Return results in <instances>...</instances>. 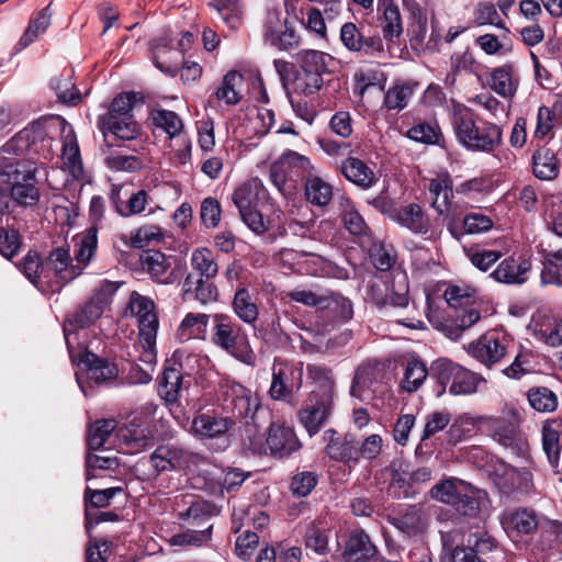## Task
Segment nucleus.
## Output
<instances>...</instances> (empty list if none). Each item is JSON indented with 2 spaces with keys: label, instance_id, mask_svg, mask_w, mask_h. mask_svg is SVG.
<instances>
[{
  "label": "nucleus",
  "instance_id": "nucleus-1",
  "mask_svg": "<svg viewBox=\"0 0 562 562\" xmlns=\"http://www.w3.org/2000/svg\"><path fill=\"white\" fill-rule=\"evenodd\" d=\"M54 122H34L30 127L16 133L0 148V184L11 187L9 201L29 206L37 203L40 192L36 187V164L23 156L31 145L43 143L52 153Z\"/></svg>",
  "mask_w": 562,
  "mask_h": 562
},
{
  "label": "nucleus",
  "instance_id": "nucleus-2",
  "mask_svg": "<svg viewBox=\"0 0 562 562\" xmlns=\"http://www.w3.org/2000/svg\"><path fill=\"white\" fill-rule=\"evenodd\" d=\"M450 121L457 140L468 150L491 153L502 144L501 127L491 122L479 126L475 113L463 104H453Z\"/></svg>",
  "mask_w": 562,
  "mask_h": 562
},
{
  "label": "nucleus",
  "instance_id": "nucleus-3",
  "mask_svg": "<svg viewBox=\"0 0 562 562\" xmlns=\"http://www.w3.org/2000/svg\"><path fill=\"white\" fill-rule=\"evenodd\" d=\"M212 321L211 342L237 361L255 367L257 356L247 336H239L240 327L234 323L232 317L217 313L213 315Z\"/></svg>",
  "mask_w": 562,
  "mask_h": 562
},
{
  "label": "nucleus",
  "instance_id": "nucleus-4",
  "mask_svg": "<svg viewBox=\"0 0 562 562\" xmlns=\"http://www.w3.org/2000/svg\"><path fill=\"white\" fill-rule=\"evenodd\" d=\"M315 226V218L306 206H293L286 212L277 210L268 220L269 234L273 237L295 236L306 238Z\"/></svg>",
  "mask_w": 562,
  "mask_h": 562
},
{
  "label": "nucleus",
  "instance_id": "nucleus-5",
  "mask_svg": "<svg viewBox=\"0 0 562 562\" xmlns=\"http://www.w3.org/2000/svg\"><path fill=\"white\" fill-rule=\"evenodd\" d=\"M482 423L486 431L499 445L525 451L527 443L519 432L520 418L516 409L508 408L501 416L484 417Z\"/></svg>",
  "mask_w": 562,
  "mask_h": 562
},
{
  "label": "nucleus",
  "instance_id": "nucleus-6",
  "mask_svg": "<svg viewBox=\"0 0 562 562\" xmlns=\"http://www.w3.org/2000/svg\"><path fill=\"white\" fill-rule=\"evenodd\" d=\"M69 352L72 360L78 362L79 371L76 372V379L78 385L86 395L87 390L85 386V380L93 381L99 384L117 376L119 370L116 366L98 357L95 353L83 350L78 355V357H75L71 349H69Z\"/></svg>",
  "mask_w": 562,
  "mask_h": 562
},
{
  "label": "nucleus",
  "instance_id": "nucleus-7",
  "mask_svg": "<svg viewBox=\"0 0 562 562\" xmlns=\"http://www.w3.org/2000/svg\"><path fill=\"white\" fill-rule=\"evenodd\" d=\"M303 374V363L296 366L276 360L272 367V381L269 389L270 396L276 401H288L294 393L301 390Z\"/></svg>",
  "mask_w": 562,
  "mask_h": 562
},
{
  "label": "nucleus",
  "instance_id": "nucleus-8",
  "mask_svg": "<svg viewBox=\"0 0 562 562\" xmlns=\"http://www.w3.org/2000/svg\"><path fill=\"white\" fill-rule=\"evenodd\" d=\"M235 418L222 416L216 413H199L191 423L192 435L202 440L207 441L217 439L221 441L218 449H225L229 445L227 437L228 431L235 426Z\"/></svg>",
  "mask_w": 562,
  "mask_h": 562
},
{
  "label": "nucleus",
  "instance_id": "nucleus-9",
  "mask_svg": "<svg viewBox=\"0 0 562 562\" xmlns=\"http://www.w3.org/2000/svg\"><path fill=\"white\" fill-rule=\"evenodd\" d=\"M199 459L196 453L188 451L176 443L159 445L149 457V464L156 475L161 472L189 469Z\"/></svg>",
  "mask_w": 562,
  "mask_h": 562
},
{
  "label": "nucleus",
  "instance_id": "nucleus-10",
  "mask_svg": "<svg viewBox=\"0 0 562 562\" xmlns=\"http://www.w3.org/2000/svg\"><path fill=\"white\" fill-rule=\"evenodd\" d=\"M513 346L512 339L497 331H487L476 341L471 342L467 350L470 356L486 367L499 362Z\"/></svg>",
  "mask_w": 562,
  "mask_h": 562
},
{
  "label": "nucleus",
  "instance_id": "nucleus-11",
  "mask_svg": "<svg viewBox=\"0 0 562 562\" xmlns=\"http://www.w3.org/2000/svg\"><path fill=\"white\" fill-rule=\"evenodd\" d=\"M493 482L504 495L519 493L529 495L535 492L532 473L527 469H517L506 463H499L493 471Z\"/></svg>",
  "mask_w": 562,
  "mask_h": 562
},
{
  "label": "nucleus",
  "instance_id": "nucleus-12",
  "mask_svg": "<svg viewBox=\"0 0 562 562\" xmlns=\"http://www.w3.org/2000/svg\"><path fill=\"white\" fill-rule=\"evenodd\" d=\"M223 406L233 414V418H248L254 417L259 408V400L241 384L232 383L225 385Z\"/></svg>",
  "mask_w": 562,
  "mask_h": 562
},
{
  "label": "nucleus",
  "instance_id": "nucleus-13",
  "mask_svg": "<svg viewBox=\"0 0 562 562\" xmlns=\"http://www.w3.org/2000/svg\"><path fill=\"white\" fill-rule=\"evenodd\" d=\"M46 267L50 279L54 277L58 286L71 282L83 272L71 257L69 248L63 246L56 247L49 252L46 258Z\"/></svg>",
  "mask_w": 562,
  "mask_h": 562
},
{
  "label": "nucleus",
  "instance_id": "nucleus-14",
  "mask_svg": "<svg viewBox=\"0 0 562 562\" xmlns=\"http://www.w3.org/2000/svg\"><path fill=\"white\" fill-rule=\"evenodd\" d=\"M323 439L326 442L325 452L330 459L344 463L358 462V440L355 435L348 432L337 436L335 429H327Z\"/></svg>",
  "mask_w": 562,
  "mask_h": 562
},
{
  "label": "nucleus",
  "instance_id": "nucleus-15",
  "mask_svg": "<svg viewBox=\"0 0 562 562\" xmlns=\"http://www.w3.org/2000/svg\"><path fill=\"white\" fill-rule=\"evenodd\" d=\"M57 124L63 136L61 159L64 166L75 179H81L83 166L75 131L65 120L58 119Z\"/></svg>",
  "mask_w": 562,
  "mask_h": 562
},
{
  "label": "nucleus",
  "instance_id": "nucleus-16",
  "mask_svg": "<svg viewBox=\"0 0 562 562\" xmlns=\"http://www.w3.org/2000/svg\"><path fill=\"white\" fill-rule=\"evenodd\" d=\"M496 547L494 539L486 533H475L468 538L467 546H458L451 554L452 562H487V554Z\"/></svg>",
  "mask_w": 562,
  "mask_h": 562
},
{
  "label": "nucleus",
  "instance_id": "nucleus-17",
  "mask_svg": "<svg viewBox=\"0 0 562 562\" xmlns=\"http://www.w3.org/2000/svg\"><path fill=\"white\" fill-rule=\"evenodd\" d=\"M267 447L273 456L288 457L301 448L294 430L282 424H271L267 436Z\"/></svg>",
  "mask_w": 562,
  "mask_h": 562
},
{
  "label": "nucleus",
  "instance_id": "nucleus-18",
  "mask_svg": "<svg viewBox=\"0 0 562 562\" xmlns=\"http://www.w3.org/2000/svg\"><path fill=\"white\" fill-rule=\"evenodd\" d=\"M143 269L156 281L162 284H172L178 274L171 267V257L159 250H147L142 256Z\"/></svg>",
  "mask_w": 562,
  "mask_h": 562
},
{
  "label": "nucleus",
  "instance_id": "nucleus-19",
  "mask_svg": "<svg viewBox=\"0 0 562 562\" xmlns=\"http://www.w3.org/2000/svg\"><path fill=\"white\" fill-rule=\"evenodd\" d=\"M307 383L312 386L310 398L334 402L335 380L331 370L322 364H307Z\"/></svg>",
  "mask_w": 562,
  "mask_h": 562
},
{
  "label": "nucleus",
  "instance_id": "nucleus-20",
  "mask_svg": "<svg viewBox=\"0 0 562 562\" xmlns=\"http://www.w3.org/2000/svg\"><path fill=\"white\" fill-rule=\"evenodd\" d=\"M334 402L308 398V403L299 412V419L311 437L316 435L331 414Z\"/></svg>",
  "mask_w": 562,
  "mask_h": 562
},
{
  "label": "nucleus",
  "instance_id": "nucleus-21",
  "mask_svg": "<svg viewBox=\"0 0 562 562\" xmlns=\"http://www.w3.org/2000/svg\"><path fill=\"white\" fill-rule=\"evenodd\" d=\"M9 210V196L0 189V252L5 257L13 256L20 247L18 231L10 225Z\"/></svg>",
  "mask_w": 562,
  "mask_h": 562
},
{
  "label": "nucleus",
  "instance_id": "nucleus-22",
  "mask_svg": "<svg viewBox=\"0 0 562 562\" xmlns=\"http://www.w3.org/2000/svg\"><path fill=\"white\" fill-rule=\"evenodd\" d=\"M376 552L369 535L362 529H356L350 532L341 555L345 562H363L374 558Z\"/></svg>",
  "mask_w": 562,
  "mask_h": 562
},
{
  "label": "nucleus",
  "instance_id": "nucleus-23",
  "mask_svg": "<svg viewBox=\"0 0 562 562\" xmlns=\"http://www.w3.org/2000/svg\"><path fill=\"white\" fill-rule=\"evenodd\" d=\"M487 502L488 496L485 491L467 483L463 492L452 507L460 515L475 517L486 506Z\"/></svg>",
  "mask_w": 562,
  "mask_h": 562
},
{
  "label": "nucleus",
  "instance_id": "nucleus-24",
  "mask_svg": "<svg viewBox=\"0 0 562 562\" xmlns=\"http://www.w3.org/2000/svg\"><path fill=\"white\" fill-rule=\"evenodd\" d=\"M74 258L83 271L95 255L98 248V229L94 226L74 237Z\"/></svg>",
  "mask_w": 562,
  "mask_h": 562
},
{
  "label": "nucleus",
  "instance_id": "nucleus-25",
  "mask_svg": "<svg viewBox=\"0 0 562 562\" xmlns=\"http://www.w3.org/2000/svg\"><path fill=\"white\" fill-rule=\"evenodd\" d=\"M386 77L378 69H364L355 75V93L360 98L366 94L380 97L385 87Z\"/></svg>",
  "mask_w": 562,
  "mask_h": 562
},
{
  "label": "nucleus",
  "instance_id": "nucleus-26",
  "mask_svg": "<svg viewBox=\"0 0 562 562\" xmlns=\"http://www.w3.org/2000/svg\"><path fill=\"white\" fill-rule=\"evenodd\" d=\"M378 9L382 11V31L386 40L393 41L403 32L402 16L397 0H378Z\"/></svg>",
  "mask_w": 562,
  "mask_h": 562
},
{
  "label": "nucleus",
  "instance_id": "nucleus-27",
  "mask_svg": "<svg viewBox=\"0 0 562 562\" xmlns=\"http://www.w3.org/2000/svg\"><path fill=\"white\" fill-rule=\"evenodd\" d=\"M104 312V307L90 299L85 305L78 307L67 318V325L64 328L66 344L70 349L68 326L74 328H85L94 323Z\"/></svg>",
  "mask_w": 562,
  "mask_h": 562
},
{
  "label": "nucleus",
  "instance_id": "nucleus-28",
  "mask_svg": "<svg viewBox=\"0 0 562 562\" xmlns=\"http://www.w3.org/2000/svg\"><path fill=\"white\" fill-rule=\"evenodd\" d=\"M529 265L526 261L518 262L515 258L504 259L490 274V278L506 284H521L526 281Z\"/></svg>",
  "mask_w": 562,
  "mask_h": 562
},
{
  "label": "nucleus",
  "instance_id": "nucleus-29",
  "mask_svg": "<svg viewBox=\"0 0 562 562\" xmlns=\"http://www.w3.org/2000/svg\"><path fill=\"white\" fill-rule=\"evenodd\" d=\"M211 280L212 279L195 278L192 274H188L183 282L184 299H193L202 304L215 301L217 297V289Z\"/></svg>",
  "mask_w": 562,
  "mask_h": 562
},
{
  "label": "nucleus",
  "instance_id": "nucleus-30",
  "mask_svg": "<svg viewBox=\"0 0 562 562\" xmlns=\"http://www.w3.org/2000/svg\"><path fill=\"white\" fill-rule=\"evenodd\" d=\"M392 525L407 536H416L426 529L427 521L422 508L414 505L393 517Z\"/></svg>",
  "mask_w": 562,
  "mask_h": 562
},
{
  "label": "nucleus",
  "instance_id": "nucleus-31",
  "mask_svg": "<svg viewBox=\"0 0 562 562\" xmlns=\"http://www.w3.org/2000/svg\"><path fill=\"white\" fill-rule=\"evenodd\" d=\"M277 161L291 178L292 183L306 179L314 170L307 157L293 150L284 151Z\"/></svg>",
  "mask_w": 562,
  "mask_h": 562
},
{
  "label": "nucleus",
  "instance_id": "nucleus-32",
  "mask_svg": "<svg viewBox=\"0 0 562 562\" xmlns=\"http://www.w3.org/2000/svg\"><path fill=\"white\" fill-rule=\"evenodd\" d=\"M395 220L415 234H427L430 227L428 217L415 203L398 209Z\"/></svg>",
  "mask_w": 562,
  "mask_h": 562
},
{
  "label": "nucleus",
  "instance_id": "nucleus-33",
  "mask_svg": "<svg viewBox=\"0 0 562 562\" xmlns=\"http://www.w3.org/2000/svg\"><path fill=\"white\" fill-rule=\"evenodd\" d=\"M210 315L205 313H188L177 329L181 341L203 339L207 331Z\"/></svg>",
  "mask_w": 562,
  "mask_h": 562
},
{
  "label": "nucleus",
  "instance_id": "nucleus-34",
  "mask_svg": "<svg viewBox=\"0 0 562 562\" xmlns=\"http://www.w3.org/2000/svg\"><path fill=\"white\" fill-rule=\"evenodd\" d=\"M503 522L518 533L528 535L537 530L540 518L531 508H517L505 514Z\"/></svg>",
  "mask_w": 562,
  "mask_h": 562
},
{
  "label": "nucleus",
  "instance_id": "nucleus-35",
  "mask_svg": "<svg viewBox=\"0 0 562 562\" xmlns=\"http://www.w3.org/2000/svg\"><path fill=\"white\" fill-rule=\"evenodd\" d=\"M490 87L503 98H512L517 91L518 80L514 78V68L510 64L494 68L491 71Z\"/></svg>",
  "mask_w": 562,
  "mask_h": 562
},
{
  "label": "nucleus",
  "instance_id": "nucleus-36",
  "mask_svg": "<svg viewBox=\"0 0 562 562\" xmlns=\"http://www.w3.org/2000/svg\"><path fill=\"white\" fill-rule=\"evenodd\" d=\"M235 315L245 324L254 325L259 316V307L256 300L246 288H239L232 302Z\"/></svg>",
  "mask_w": 562,
  "mask_h": 562
},
{
  "label": "nucleus",
  "instance_id": "nucleus-37",
  "mask_svg": "<svg viewBox=\"0 0 562 562\" xmlns=\"http://www.w3.org/2000/svg\"><path fill=\"white\" fill-rule=\"evenodd\" d=\"M304 194L311 204L315 206H326L333 199V186L325 179L311 173L305 179Z\"/></svg>",
  "mask_w": 562,
  "mask_h": 562
},
{
  "label": "nucleus",
  "instance_id": "nucleus-38",
  "mask_svg": "<svg viewBox=\"0 0 562 562\" xmlns=\"http://www.w3.org/2000/svg\"><path fill=\"white\" fill-rule=\"evenodd\" d=\"M468 482L458 477H446L437 482L429 491L432 499L453 506L454 502L460 497Z\"/></svg>",
  "mask_w": 562,
  "mask_h": 562
},
{
  "label": "nucleus",
  "instance_id": "nucleus-39",
  "mask_svg": "<svg viewBox=\"0 0 562 562\" xmlns=\"http://www.w3.org/2000/svg\"><path fill=\"white\" fill-rule=\"evenodd\" d=\"M112 119L106 121H98V127L105 135L106 132H111L117 138L123 140L135 139L140 133L139 124L134 120L133 116H124L119 120L111 116Z\"/></svg>",
  "mask_w": 562,
  "mask_h": 562
},
{
  "label": "nucleus",
  "instance_id": "nucleus-40",
  "mask_svg": "<svg viewBox=\"0 0 562 562\" xmlns=\"http://www.w3.org/2000/svg\"><path fill=\"white\" fill-rule=\"evenodd\" d=\"M210 5L220 14L222 21L233 31L244 21L245 5L240 0H212Z\"/></svg>",
  "mask_w": 562,
  "mask_h": 562
},
{
  "label": "nucleus",
  "instance_id": "nucleus-41",
  "mask_svg": "<svg viewBox=\"0 0 562 562\" xmlns=\"http://www.w3.org/2000/svg\"><path fill=\"white\" fill-rule=\"evenodd\" d=\"M262 189V182L258 178H251L238 187L232 194V201L238 209V212L256 207Z\"/></svg>",
  "mask_w": 562,
  "mask_h": 562
},
{
  "label": "nucleus",
  "instance_id": "nucleus-42",
  "mask_svg": "<svg viewBox=\"0 0 562 562\" xmlns=\"http://www.w3.org/2000/svg\"><path fill=\"white\" fill-rule=\"evenodd\" d=\"M182 60L181 52L169 47L167 43L158 44L154 48L155 66L169 76H175L179 71Z\"/></svg>",
  "mask_w": 562,
  "mask_h": 562
},
{
  "label": "nucleus",
  "instance_id": "nucleus-43",
  "mask_svg": "<svg viewBox=\"0 0 562 562\" xmlns=\"http://www.w3.org/2000/svg\"><path fill=\"white\" fill-rule=\"evenodd\" d=\"M342 175L360 188L368 189L374 181V172L360 159L349 157L341 165Z\"/></svg>",
  "mask_w": 562,
  "mask_h": 562
},
{
  "label": "nucleus",
  "instance_id": "nucleus-44",
  "mask_svg": "<svg viewBox=\"0 0 562 562\" xmlns=\"http://www.w3.org/2000/svg\"><path fill=\"white\" fill-rule=\"evenodd\" d=\"M21 270L24 276L36 288L42 289L44 284L50 283V274L40 256L35 252H29L21 262Z\"/></svg>",
  "mask_w": 562,
  "mask_h": 562
},
{
  "label": "nucleus",
  "instance_id": "nucleus-45",
  "mask_svg": "<svg viewBox=\"0 0 562 562\" xmlns=\"http://www.w3.org/2000/svg\"><path fill=\"white\" fill-rule=\"evenodd\" d=\"M533 175L541 180H553L559 173L558 159L553 151L540 148L532 155Z\"/></svg>",
  "mask_w": 562,
  "mask_h": 562
},
{
  "label": "nucleus",
  "instance_id": "nucleus-46",
  "mask_svg": "<svg viewBox=\"0 0 562 562\" xmlns=\"http://www.w3.org/2000/svg\"><path fill=\"white\" fill-rule=\"evenodd\" d=\"M372 300L379 306L390 304L395 307H406L408 305V283L406 276L402 273L394 276L392 288L386 297L375 296L373 294Z\"/></svg>",
  "mask_w": 562,
  "mask_h": 562
},
{
  "label": "nucleus",
  "instance_id": "nucleus-47",
  "mask_svg": "<svg viewBox=\"0 0 562 562\" xmlns=\"http://www.w3.org/2000/svg\"><path fill=\"white\" fill-rule=\"evenodd\" d=\"M456 310L458 311L453 321L454 325L448 329V336L451 339H458L464 330L471 328L481 319V310L477 303L457 307Z\"/></svg>",
  "mask_w": 562,
  "mask_h": 562
},
{
  "label": "nucleus",
  "instance_id": "nucleus-48",
  "mask_svg": "<svg viewBox=\"0 0 562 562\" xmlns=\"http://www.w3.org/2000/svg\"><path fill=\"white\" fill-rule=\"evenodd\" d=\"M112 203L116 212L123 217H131L142 213L148 203V193L145 190H138L133 193L127 201L120 199L119 192H113L111 195Z\"/></svg>",
  "mask_w": 562,
  "mask_h": 562
},
{
  "label": "nucleus",
  "instance_id": "nucleus-49",
  "mask_svg": "<svg viewBox=\"0 0 562 562\" xmlns=\"http://www.w3.org/2000/svg\"><path fill=\"white\" fill-rule=\"evenodd\" d=\"M379 374L380 371L375 367L369 364L359 367L352 380L350 395L363 401L367 397V391L371 390L373 383L378 381Z\"/></svg>",
  "mask_w": 562,
  "mask_h": 562
},
{
  "label": "nucleus",
  "instance_id": "nucleus-50",
  "mask_svg": "<svg viewBox=\"0 0 562 562\" xmlns=\"http://www.w3.org/2000/svg\"><path fill=\"white\" fill-rule=\"evenodd\" d=\"M241 85L243 75L235 70L228 71L215 92L216 99L225 102L227 105L237 104L241 99L239 93V87Z\"/></svg>",
  "mask_w": 562,
  "mask_h": 562
},
{
  "label": "nucleus",
  "instance_id": "nucleus-51",
  "mask_svg": "<svg viewBox=\"0 0 562 562\" xmlns=\"http://www.w3.org/2000/svg\"><path fill=\"white\" fill-rule=\"evenodd\" d=\"M484 383L483 376L460 366L456 380L449 386V392L453 395H470L479 390L480 384Z\"/></svg>",
  "mask_w": 562,
  "mask_h": 562
},
{
  "label": "nucleus",
  "instance_id": "nucleus-52",
  "mask_svg": "<svg viewBox=\"0 0 562 562\" xmlns=\"http://www.w3.org/2000/svg\"><path fill=\"white\" fill-rule=\"evenodd\" d=\"M191 267L199 272L200 278L213 279L218 273L215 256L209 248H196L191 255Z\"/></svg>",
  "mask_w": 562,
  "mask_h": 562
},
{
  "label": "nucleus",
  "instance_id": "nucleus-53",
  "mask_svg": "<svg viewBox=\"0 0 562 562\" xmlns=\"http://www.w3.org/2000/svg\"><path fill=\"white\" fill-rule=\"evenodd\" d=\"M324 297L326 300L321 310L328 311L336 318L344 322L352 318L353 308L349 299L330 290H326Z\"/></svg>",
  "mask_w": 562,
  "mask_h": 562
},
{
  "label": "nucleus",
  "instance_id": "nucleus-54",
  "mask_svg": "<svg viewBox=\"0 0 562 562\" xmlns=\"http://www.w3.org/2000/svg\"><path fill=\"white\" fill-rule=\"evenodd\" d=\"M459 364L448 360V359H438L431 364L430 368V376L435 379L440 389L437 391V395L441 396L446 392V386H449L456 380V374L459 371Z\"/></svg>",
  "mask_w": 562,
  "mask_h": 562
},
{
  "label": "nucleus",
  "instance_id": "nucleus-55",
  "mask_svg": "<svg viewBox=\"0 0 562 562\" xmlns=\"http://www.w3.org/2000/svg\"><path fill=\"white\" fill-rule=\"evenodd\" d=\"M183 376L176 368L166 369L159 383V393L167 402H176L182 391Z\"/></svg>",
  "mask_w": 562,
  "mask_h": 562
},
{
  "label": "nucleus",
  "instance_id": "nucleus-56",
  "mask_svg": "<svg viewBox=\"0 0 562 562\" xmlns=\"http://www.w3.org/2000/svg\"><path fill=\"white\" fill-rule=\"evenodd\" d=\"M52 13L49 12V5L41 10L37 15L32 19L29 23L27 29L20 38V46L22 48L27 47L32 44L40 34L44 33L50 25Z\"/></svg>",
  "mask_w": 562,
  "mask_h": 562
},
{
  "label": "nucleus",
  "instance_id": "nucleus-57",
  "mask_svg": "<svg viewBox=\"0 0 562 562\" xmlns=\"http://www.w3.org/2000/svg\"><path fill=\"white\" fill-rule=\"evenodd\" d=\"M443 296L447 303L453 308L477 303L476 289L465 284L448 286L443 293Z\"/></svg>",
  "mask_w": 562,
  "mask_h": 562
},
{
  "label": "nucleus",
  "instance_id": "nucleus-58",
  "mask_svg": "<svg viewBox=\"0 0 562 562\" xmlns=\"http://www.w3.org/2000/svg\"><path fill=\"white\" fill-rule=\"evenodd\" d=\"M453 190L452 188L446 190L442 194L432 199L431 205L440 216L449 217L448 231L451 235L459 239L460 235L456 229L457 213L452 206Z\"/></svg>",
  "mask_w": 562,
  "mask_h": 562
},
{
  "label": "nucleus",
  "instance_id": "nucleus-59",
  "mask_svg": "<svg viewBox=\"0 0 562 562\" xmlns=\"http://www.w3.org/2000/svg\"><path fill=\"white\" fill-rule=\"evenodd\" d=\"M530 406L541 413L553 412L558 406L555 393L548 387H532L527 394Z\"/></svg>",
  "mask_w": 562,
  "mask_h": 562
},
{
  "label": "nucleus",
  "instance_id": "nucleus-60",
  "mask_svg": "<svg viewBox=\"0 0 562 562\" xmlns=\"http://www.w3.org/2000/svg\"><path fill=\"white\" fill-rule=\"evenodd\" d=\"M116 426V420L112 418L101 419L91 425L88 434L89 450H99L102 448Z\"/></svg>",
  "mask_w": 562,
  "mask_h": 562
},
{
  "label": "nucleus",
  "instance_id": "nucleus-61",
  "mask_svg": "<svg viewBox=\"0 0 562 562\" xmlns=\"http://www.w3.org/2000/svg\"><path fill=\"white\" fill-rule=\"evenodd\" d=\"M427 375L428 371L425 363L418 359H413L406 366L401 386L409 393L415 392L423 384Z\"/></svg>",
  "mask_w": 562,
  "mask_h": 562
},
{
  "label": "nucleus",
  "instance_id": "nucleus-62",
  "mask_svg": "<svg viewBox=\"0 0 562 562\" xmlns=\"http://www.w3.org/2000/svg\"><path fill=\"white\" fill-rule=\"evenodd\" d=\"M326 526L318 521L313 522L305 533V546L317 554H326L328 552V532Z\"/></svg>",
  "mask_w": 562,
  "mask_h": 562
},
{
  "label": "nucleus",
  "instance_id": "nucleus-63",
  "mask_svg": "<svg viewBox=\"0 0 562 562\" xmlns=\"http://www.w3.org/2000/svg\"><path fill=\"white\" fill-rule=\"evenodd\" d=\"M52 88L63 103L76 104L80 101L79 91L75 88L71 72L61 74L52 80Z\"/></svg>",
  "mask_w": 562,
  "mask_h": 562
},
{
  "label": "nucleus",
  "instance_id": "nucleus-64",
  "mask_svg": "<svg viewBox=\"0 0 562 562\" xmlns=\"http://www.w3.org/2000/svg\"><path fill=\"white\" fill-rule=\"evenodd\" d=\"M464 254L470 262L483 272L487 271L502 257V252L498 250L481 247L464 248Z\"/></svg>",
  "mask_w": 562,
  "mask_h": 562
}]
</instances>
